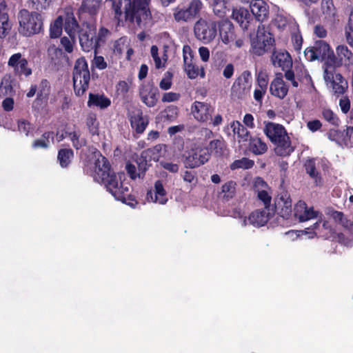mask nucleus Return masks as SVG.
<instances>
[{
	"mask_svg": "<svg viewBox=\"0 0 353 353\" xmlns=\"http://www.w3.org/2000/svg\"><path fill=\"white\" fill-rule=\"evenodd\" d=\"M125 14L126 19L134 22L139 27L144 26L151 21L149 8L150 0H125Z\"/></svg>",
	"mask_w": 353,
	"mask_h": 353,
	"instance_id": "obj_1",
	"label": "nucleus"
},
{
	"mask_svg": "<svg viewBox=\"0 0 353 353\" xmlns=\"http://www.w3.org/2000/svg\"><path fill=\"white\" fill-rule=\"evenodd\" d=\"M101 183L117 200L127 202L128 198L130 196V187L128 183L125 182L124 173L116 174L113 172Z\"/></svg>",
	"mask_w": 353,
	"mask_h": 353,
	"instance_id": "obj_2",
	"label": "nucleus"
},
{
	"mask_svg": "<svg viewBox=\"0 0 353 353\" xmlns=\"http://www.w3.org/2000/svg\"><path fill=\"white\" fill-rule=\"evenodd\" d=\"M72 74L74 93L77 96H81L88 90L90 79L88 63L84 58H79L76 61Z\"/></svg>",
	"mask_w": 353,
	"mask_h": 353,
	"instance_id": "obj_3",
	"label": "nucleus"
},
{
	"mask_svg": "<svg viewBox=\"0 0 353 353\" xmlns=\"http://www.w3.org/2000/svg\"><path fill=\"white\" fill-rule=\"evenodd\" d=\"M274 39L269 30L263 26H259L256 32L250 34V43L253 52L262 55L273 45Z\"/></svg>",
	"mask_w": 353,
	"mask_h": 353,
	"instance_id": "obj_4",
	"label": "nucleus"
},
{
	"mask_svg": "<svg viewBox=\"0 0 353 353\" xmlns=\"http://www.w3.org/2000/svg\"><path fill=\"white\" fill-rule=\"evenodd\" d=\"M19 32L26 35L30 36L39 32L42 28V19L41 14L37 12L30 13L28 10H21L19 13Z\"/></svg>",
	"mask_w": 353,
	"mask_h": 353,
	"instance_id": "obj_5",
	"label": "nucleus"
},
{
	"mask_svg": "<svg viewBox=\"0 0 353 353\" xmlns=\"http://www.w3.org/2000/svg\"><path fill=\"white\" fill-rule=\"evenodd\" d=\"M323 79L327 87L335 95L343 94L348 88L347 81L332 68H325Z\"/></svg>",
	"mask_w": 353,
	"mask_h": 353,
	"instance_id": "obj_6",
	"label": "nucleus"
},
{
	"mask_svg": "<svg viewBox=\"0 0 353 353\" xmlns=\"http://www.w3.org/2000/svg\"><path fill=\"white\" fill-rule=\"evenodd\" d=\"M203 8L200 0H192L186 6H178L174 9L173 17L177 22H189L194 20Z\"/></svg>",
	"mask_w": 353,
	"mask_h": 353,
	"instance_id": "obj_7",
	"label": "nucleus"
},
{
	"mask_svg": "<svg viewBox=\"0 0 353 353\" xmlns=\"http://www.w3.org/2000/svg\"><path fill=\"white\" fill-rule=\"evenodd\" d=\"M252 85V78L248 71H244L234 82L232 88V95L238 99H244L250 93Z\"/></svg>",
	"mask_w": 353,
	"mask_h": 353,
	"instance_id": "obj_8",
	"label": "nucleus"
},
{
	"mask_svg": "<svg viewBox=\"0 0 353 353\" xmlns=\"http://www.w3.org/2000/svg\"><path fill=\"white\" fill-rule=\"evenodd\" d=\"M210 154L207 148L197 147L190 150L185 157L184 165L185 168H194L203 165L207 162Z\"/></svg>",
	"mask_w": 353,
	"mask_h": 353,
	"instance_id": "obj_9",
	"label": "nucleus"
},
{
	"mask_svg": "<svg viewBox=\"0 0 353 353\" xmlns=\"http://www.w3.org/2000/svg\"><path fill=\"white\" fill-rule=\"evenodd\" d=\"M194 34L198 39L208 43L216 35V25L212 21L200 19L194 25Z\"/></svg>",
	"mask_w": 353,
	"mask_h": 353,
	"instance_id": "obj_10",
	"label": "nucleus"
},
{
	"mask_svg": "<svg viewBox=\"0 0 353 353\" xmlns=\"http://www.w3.org/2000/svg\"><path fill=\"white\" fill-rule=\"evenodd\" d=\"M97 28L92 24H86L79 34V43L85 52L96 50L97 39H96Z\"/></svg>",
	"mask_w": 353,
	"mask_h": 353,
	"instance_id": "obj_11",
	"label": "nucleus"
},
{
	"mask_svg": "<svg viewBox=\"0 0 353 353\" xmlns=\"http://www.w3.org/2000/svg\"><path fill=\"white\" fill-rule=\"evenodd\" d=\"M294 216L300 222H305L314 218H319V220L314 225L316 228L319 222L321 221V214L319 211L314 210L313 207H308L303 201H299L294 205Z\"/></svg>",
	"mask_w": 353,
	"mask_h": 353,
	"instance_id": "obj_12",
	"label": "nucleus"
},
{
	"mask_svg": "<svg viewBox=\"0 0 353 353\" xmlns=\"http://www.w3.org/2000/svg\"><path fill=\"white\" fill-rule=\"evenodd\" d=\"M8 66L13 69L15 74L29 77L32 74V69L28 66V62L19 52L12 54L8 62Z\"/></svg>",
	"mask_w": 353,
	"mask_h": 353,
	"instance_id": "obj_13",
	"label": "nucleus"
},
{
	"mask_svg": "<svg viewBox=\"0 0 353 353\" xmlns=\"http://www.w3.org/2000/svg\"><path fill=\"white\" fill-rule=\"evenodd\" d=\"M95 160L94 178L97 181L102 182L113 172L110 170V166L107 159L103 157L99 152L94 153Z\"/></svg>",
	"mask_w": 353,
	"mask_h": 353,
	"instance_id": "obj_14",
	"label": "nucleus"
},
{
	"mask_svg": "<svg viewBox=\"0 0 353 353\" xmlns=\"http://www.w3.org/2000/svg\"><path fill=\"white\" fill-rule=\"evenodd\" d=\"M269 81L268 72L261 69L259 71L256 77V86L254 91V98L258 102H261L267 91Z\"/></svg>",
	"mask_w": 353,
	"mask_h": 353,
	"instance_id": "obj_15",
	"label": "nucleus"
},
{
	"mask_svg": "<svg viewBox=\"0 0 353 353\" xmlns=\"http://www.w3.org/2000/svg\"><path fill=\"white\" fill-rule=\"evenodd\" d=\"M212 112L213 108L210 105L203 102L195 101L192 106V112L194 117L201 122L207 121Z\"/></svg>",
	"mask_w": 353,
	"mask_h": 353,
	"instance_id": "obj_16",
	"label": "nucleus"
},
{
	"mask_svg": "<svg viewBox=\"0 0 353 353\" xmlns=\"http://www.w3.org/2000/svg\"><path fill=\"white\" fill-rule=\"evenodd\" d=\"M263 131L272 143L288 135L285 128L281 125L274 123H268Z\"/></svg>",
	"mask_w": 353,
	"mask_h": 353,
	"instance_id": "obj_17",
	"label": "nucleus"
},
{
	"mask_svg": "<svg viewBox=\"0 0 353 353\" xmlns=\"http://www.w3.org/2000/svg\"><path fill=\"white\" fill-rule=\"evenodd\" d=\"M147 200L159 204H165L168 199L166 192L163 188L162 183L160 181H156L154 191H150L147 194Z\"/></svg>",
	"mask_w": 353,
	"mask_h": 353,
	"instance_id": "obj_18",
	"label": "nucleus"
},
{
	"mask_svg": "<svg viewBox=\"0 0 353 353\" xmlns=\"http://www.w3.org/2000/svg\"><path fill=\"white\" fill-rule=\"evenodd\" d=\"M272 64L283 70L289 69L292 65V60L288 52L276 51L271 57Z\"/></svg>",
	"mask_w": 353,
	"mask_h": 353,
	"instance_id": "obj_19",
	"label": "nucleus"
},
{
	"mask_svg": "<svg viewBox=\"0 0 353 353\" xmlns=\"http://www.w3.org/2000/svg\"><path fill=\"white\" fill-rule=\"evenodd\" d=\"M130 117L132 128H134L137 132L142 133L148 123L147 118L143 117L142 111L139 109H135L130 112Z\"/></svg>",
	"mask_w": 353,
	"mask_h": 353,
	"instance_id": "obj_20",
	"label": "nucleus"
},
{
	"mask_svg": "<svg viewBox=\"0 0 353 353\" xmlns=\"http://www.w3.org/2000/svg\"><path fill=\"white\" fill-rule=\"evenodd\" d=\"M268 221V216L266 211L265 210H256L252 212L248 218H244L242 221V225L245 226L248 225V221L250 224L254 227H261L264 225Z\"/></svg>",
	"mask_w": 353,
	"mask_h": 353,
	"instance_id": "obj_21",
	"label": "nucleus"
},
{
	"mask_svg": "<svg viewBox=\"0 0 353 353\" xmlns=\"http://www.w3.org/2000/svg\"><path fill=\"white\" fill-rule=\"evenodd\" d=\"M167 147L163 144H159L154 147L148 149L141 153V159L145 163L148 161L147 158L149 157V161L153 160L154 161H159L161 157H165L167 152Z\"/></svg>",
	"mask_w": 353,
	"mask_h": 353,
	"instance_id": "obj_22",
	"label": "nucleus"
},
{
	"mask_svg": "<svg viewBox=\"0 0 353 353\" xmlns=\"http://www.w3.org/2000/svg\"><path fill=\"white\" fill-rule=\"evenodd\" d=\"M141 101L148 107H154L158 101V91L150 86H143L139 91Z\"/></svg>",
	"mask_w": 353,
	"mask_h": 353,
	"instance_id": "obj_23",
	"label": "nucleus"
},
{
	"mask_svg": "<svg viewBox=\"0 0 353 353\" xmlns=\"http://www.w3.org/2000/svg\"><path fill=\"white\" fill-rule=\"evenodd\" d=\"M219 35L221 41L228 44L235 39L232 24L229 20H223L219 23Z\"/></svg>",
	"mask_w": 353,
	"mask_h": 353,
	"instance_id": "obj_24",
	"label": "nucleus"
},
{
	"mask_svg": "<svg viewBox=\"0 0 353 353\" xmlns=\"http://www.w3.org/2000/svg\"><path fill=\"white\" fill-rule=\"evenodd\" d=\"M250 7L252 13L259 21H263L267 18L269 9L268 6L263 0H252Z\"/></svg>",
	"mask_w": 353,
	"mask_h": 353,
	"instance_id": "obj_25",
	"label": "nucleus"
},
{
	"mask_svg": "<svg viewBox=\"0 0 353 353\" xmlns=\"http://www.w3.org/2000/svg\"><path fill=\"white\" fill-rule=\"evenodd\" d=\"M276 206L283 218H288L292 212V200L287 192H283L276 199Z\"/></svg>",
	"mask_w": 353,
	"mask_h": 353,
	"instance_id": "obj_26",
	"label": "nucleus"
},
{
	"mask_svg": "<svg viewBox=\"0 0 353 353\" xmlns=\"http://www.w3.org/2000/svg\"><path fill=\"white\" fill-rule=\"evenodd\" d=\"M61 16L63 17V21H65V32L69 36L76 34L78 23L74 16L73 9L71 7L66 8L64 10V14Z\"/></svg>",
	"mask_w": 353,
	"mask_h": 353,
	"instance_id": "obj_27",
	"label": "nucleus"
},
{
	"mask_svg": "<svg viewBox=\"0 0 353 353\" xmlns=\"http://www.w3.org/2000/svg\"><path fill=\"white\" fill-rule=\"evenodd\" d=\"M273 143L275 145L274 151L277 155L286 157L294 151V147L291 144L288 135L284 136V137L278 139Z\"/></svg>",
	"mask_w": 353,
	"mask_h": 353,
	"instance_id": "obj_28",
	"label": "nucleus"
},
{
	"mask_svg": "<svg viewBox=\"0 0 353 353\" xmlns=\"http://www.w3.org/2000/svg\"><path fill=\"white\" fill-rule=\"evenodd\" d=\"M270 91L272 95L283 99L288 94V88L281 77H276L270 83Z\"/></svg>",
	"mask_w": 353,
	"mask_h": 353,
	"instance_id": "obj_29",
	"label": "nucleus"
},
{
	"mask_svg": "<svg viewBox=\"0 0 353 353\" xmlns=\"http://www.w3.org/2000/svg\"><path fill=\"white\" fill-rule=\"evenodd\" d=\"M102 0H83L80 10L91 16L96 15L101 6Z\"/></svg>",
	"mask_w": 353,
	"mask_h": 353,
	"instance_id": "obj_30",
	"label": "nucleus"
},
{
	"mask_svg": "<svg viewBox=\"0 0 353 353\" xmlns=\"http://www.w3.org/2000/svg\"><path fill=\"white\" fill-rule=\"evenodd\" d=\"M250 17L248 10L243 8L234 9L232 14V18L243 28H247Z\"/></svg>",
	"mask_w": 353,
	"mask_h": 353,
	"instance_id": "obj_31",
	"label": "nucleus"
},
{
	"mask_svg": "<svg viewBox=\"0 0 353 353\" xmlns=\"http://www.w3.org/2000/svg\"><path fill=\"white\" fill-rule=\"evenodd\" d=\"M249 143V150L255 154H262L268 150V146L260 138L250 137Z\"/></svg>",
	"mask_w": 353,
	"mask_h": 353,
	"instance_id": "obj_32",
	"label": "nucleus"
},
{
	"mask_svg": "<svg viewBox=\"0 0 353 353\" xmlns=\"http://www.w3.org/2000/svg\"><path fill=\"white\" fill-rule=\"evenodd\" d=\"M234 134H236L239 141H247L250 138L249 131L238 121H233L230 125Z\"/></svg>",
	"mask_w": 353,
	"mask_h": 353,
	"instance_id": "obj_33",
	"label": "nucleus"
},
{
	"mask_svg": "<svg viewBox=\"0 0 353 353\" xmlns=\"http://www.w3.org/2000/svg\"><path fill=\"white\" fill-rule=\"evenodd\" d=\"M151 56L154 61L155 67L157 69L164 68L167 61V55L163 51L161 54L159 53L158 48L152 46L150 49Z\"/></svg>",
	"mask_w": 353,
	"mask_h": 353,
	"instance_id": "obj_34",
	"label": "nucleus"
},
{
	"mask_svg": "<svg viewBox=\"0 0 353 353\" xmlns=\"http://www.w3.org/2000/svg\"><path fill=\"white\" fill-rule=\"evenodd\" d=\"M88 105L105 108L110 105V101L103 95L90 94Z\"/></svg>",
	"mask_w": 353,
	"mask_h": 353,
	"instance_id": "obj_35",
	"label": "nucleus"
},
{
	"mask_svg": "<svg viewBox=\"0 0 353 353\" xmlns=\"http://www.w3.org/2000/svg\"><path fill=\"white\" fill-rule=\"evenodd\" d=\"M319 59H325L333 54L330 46L323 41H316L314 46Z\"/></svg>",
	"mask_w": 353,
	"mask_h": 353,
	"instance_id": "obj_36",
	"label": "nucleus"
},
{
	"mask_svg": "<svg viewBox=\"0 0 353 353\" xmlns=\"http://www.w3.org/2000/svg\"><path fill=\"white\" fill-rule=\"evenodd\" d=\"M321 10L325 17L331 19L336 14V9L332 0H322Z\"/></svg>",
	"mask_w": 353,
	"mask_h": 353,
	"instance_id": "obj_37",
	"label": "nucleus"
},
{
	"mask_svg": "<svg viewBox=\"0 0 353 353\" xmlns=\"http://www.w3.org/2000/svg\"><path fill=\"white\" fill-rule=\"evenodd\" d=\"M63 22V17L59 16L57 18L53 24L51 25L50 32L52 38H57L61 34Z\"/></svg>",
	"mask_w": 353,
	"mask_h": 353,
	"instance_id": "obj_38",
	"label": "nucleus"
},
{
	"mask_svg": "<svg viewBox=\"0 0 353 353\" xmlns=\"http://www.w3.org/2000/svg\"><path fill=\"white\" fill-rule=\"evenodd\" d=\"M236 192V183L230 181L222 185L221 194L223 198L231 199Z\"/></svg>",
	"mask_w": 353,
	"mask_h": 353,
	"instance_id": "obj_39",
	"label": "nucleus"
},
{
	"mask_svg": "<svg viewBox=\"0 0 353 353\" xmlns=\"http://www.w3.org/2000/svg\"><path fill=\"white\" fill-rule=\"evenodd\" d=\"M213 11L219 17H223L227 10L226 2L225 0H212Z\"/></svg>",
	"mask_w": 353,
	"mask_h": 353,
	"instance_id": "obj_40",
	"label": "nucleus"
},
{
	"mask_svg": "<svg viewBox=\"0 0 353 353\" xmlns=\"http://www.w3.org/2000/svg\"><path fill=\"white\" fill-rule=\"evenodd\" d=\"M345 38L347 43L353 47V8L350 10L348 23L345 27Z\"/></svg>",
	"mask_w": 353,
	"mask_h": 353,
	"instance_id": "obj_41",
	"label": "nucleus"
},
{
	"mask_svg": "<svg viewBox=\"0 0 353 353\" xmlns=\"http://www.w3.org/2000/svg\"><path fill=\"white\" fill-rule=\"evenodd\" d=\"M254 161L248 158L243 157L241 159L234 161L231 165L230 168L235 170L238 168L248 169L253 166Z\"/></svg>",
	"mask_w": 353,
	"mask_h": 353,
	"instance_id": "obj_42",
	"label": "nucleus"
},
{
	"mask_svg": "<svg viewBox=\"0 0 353 353\" xmlns=\"http://www.w3.org/2000/svg\"><path fill=\"white\" fill-rule=\"evenodd\" d=\"M72 154L71 150L63 149L59 152L58 159L61 167L65 168L69 164Z\"/></svg>",
	"mask_w": 353,
	"mask_h": 353,
	"instance_id": "obj_43",
	"label": "nucleus"
},
{
	"mask_svg": "<svg viewBox=\"0 0 353 353\" xmlns=\"http://www.w3.org/2000/svg\"><path fill=\"white\" fill-rule=\"evenodd\" d=\"M184 63H185V70L190 79H195L199 74V68L195 67L191 63H188L189 58L188 56H183ZM191 61V59H190Z\"/></svg>",
	"mask_w": 353,
	"mask_h": 353,
	"instance_id": "obj_44",
	"label": "nucleus"
},
{
	"mask_svg": "<svg viewBox=\"0 0 353 353\" xmlns=\"http://www.w3.org/2000/svg\"><path fill=\"white\" fill-rule=\"evenodd\" d=\"M225 148V143L222 139L211 141L209 144V150L214 152L216 154H222Z\"/></svg>",
	"mask_w": 353,
	"mask_h": 353,
	"instance_id": "obj_45",
	"label": "nucleus"
},
{
	"mask_svg": "<svg viewBox=\"0 0 353 353\" xmlns=\"http://www.w3.org/2000/svg\"><path fill=\"white\" fill-rule=\"evenodd\" d=\"M10 29V25L8 22V16L6 13H3L0 16V37H4Z\"/></svg>",
	"mask_w": 353,
	"mask_h": 353,
	"instance_id": "obj_46",
	"label": "nucleus"
},
{
	"mask_svg": "<svg viewBox=\"0 0 353 353\" xmlns=\"http://www.w3.org/2000/svg\"><path fill=\"white\" fill-rule=\"evenodd\" d=\"M86 124L90 132L92 135L99 134V123L97 122L95 116H89L87 119Z\"/></svg>",
	"mask_w": 353,
	"mask_h": 353,
	"instance_id": "obj_47",
	"label": "nucleus"
},
{
	"mask_svg": "<svg viewBox=\"0 0 353 353\" xmlns=\"http://www.w3.org/2000/svg\"><path fill=\"white\" fill-rule=\"evenodd\" d=\"M52 0H30L32 8L38 11L46 10L50 6Z\"/></svg>",
	"mask_w": 353,
	"mask_h": 353,
	"instance_id": "obj_48",
	"label": "nucleus"
},
{
	"mask_svg": "<svg viewBox=\"0 0 353 353\" xmlns=\"http://www.w3.org/2000/svg\"><path fill=\"white\" fill-rule=\"evenodd\" d=\"M305 166L307 173L309 174L311 177L315 179L316 183L317 184L318 181L320 182L321 179L318 177V173L316 172L314 161L312 159H309L305 162Z\"/></svg>",
	"mask_w": 353,
	"mask_h": 353,
	"instance_id": "obj_49",
	"label": "nucleus"
},
{
	"mask_svg": "<svg viewBox=\"0 0 353 353\" xmlns=\"http://www.w3.org/2000/svg\"><path fill=\"white\" fill-rule=\"evenodd\" d=\"M52 137V133L47 132L45 133L43 137L34 141L32 146L35 148H47L50 144L49 139Z\"/></svg>",
	"mask_w": 353,
	"mask_h": 353,
	"instance_id": "obj_50",
	"label": "nucleus"
},
{
	"mask_svg": "<svg viewBox=\"0 0 353 353\" xmlns=\"http://www.w3.org/2000/svg\"><path fill=\"white\" fill-rule=\"evenodd\" d=\"M323 117L332 125H337L339 120L337 116L330 110L325 108L322 111Z\"/></svg>",
	"mask_w": 353,
	"mask_h": 353,
	"instance_id": "obj_51",
	"label": "nucleus"
},
{
	"mask_svg": "<svg viewBox=\"0 0 353 353\" xmlns=\"http://www.w3.org/2000/svg\"><path fill=\"white\" fill-rule=\"evenodd\" d=\"M75 43V34L70 37H64L61 39V43L64 48L65 50L69 53L73 50V45Z\"/></svg>",
	"mask_w": 353,
	"mask_h": 353,
	"instance_id": "obj_52",
	"label": "nucleus"
},
{
	"mask_svg": "<svg viewBox=\"0 0 353 353\" xmlns=\"http://www.w3.org/2000/svg\"><path fill=\"white\" fill-rule=\"evenodd\" d=\"M172 73L168 71L159 83V87L163 90H169L172 86Z\"/></svg>",
	"mask_w": 353,
	"mask_h": 353,
	"instance_id": "obj_53",
	"label": "nucleus"
},
{
	"mask_svg": "<svg viewBox=\"0 0 353 353\" xmlns=\"http://www.w3.org/2000/svg\"><path fill=\"white\" fill-rule=\"evenodd\" d=\"M12 91L11 81L9 78H4L0 85V92L5 95H10Z\"/></svg>",
	"mask_w": 353,
	"mask_h": 353,
	"instance_id": "obj_54",
	"label": "nucleus"
},
{
	"mask_svg": "<svg viewBox=\"0 0 353 353\" xmlns=\"http://www.w3.org/2000/svg\"><path fill=\"white\" fill-rule=\"evenodd\" d=\"M68 136L72 141L74 147L76 148H81L85 144L84 139H79V134L77 132H70L68 133Z\"/></svg>",
	"mask_w": 353,
	"mask_h": 353,
	"instance_id": "obj_55",
	"label": "nucleus"
},
{
	"mask_svg": "<svg viewBox=\"0 0 353 353\" xmlns=\"http://www.w3.org/2000/svg\"><path fill=\"white\" fill-rule=\"evenodd\" d=\"M160 164L163 168L172 173H176L179 170V165L177 163L162 161L160 162Z\"/></svg>",
	"mask_w": 353,
	"mask_h": 353,
	"instance_id": "obj_56",
	"label": "nucleus"
},
{
	"mask_svg": "<svg viewBox=\"0 0 353 353\" xmlns=\"http://www.w3.org/2000/svg\"><path fill=\"white\" fill-rule=\"evenodd\" d=\"M180 99V94L176 92H165L162 97V101L164 103H170L176 101Z\"/></svg>",
	"mask_w": 353,
	"mask_h": 353,
	"instance_id": "obj_57",
	"label": "nucleus"
},
{
	"mask_svg": "<svg viewBox=\"0 0 353 353\" xmlns=\"http://www.w3.org/2000/svg\"><path fill=\"white\" fill-rule=\"evenodd\" d=\"M48 55L52 61L56 63L57 60L62 56V51L54 46H52L48 48Z\"/></svg>",
	"mask_w": 353,
	"mask_h": 353,
	"instance_id": "obj_58",
	"label": "nucleus"
},
{
	"mask_svg": "<svg viewBox=\"0 0 353 353\" xmlns=\"http://www.w3.org/2000/svg\"><path fill=\"white\" fill-rule=\"evenodd\" d=\"M339 107L341 112L347 114L350 110V100L347 96L343 97L339 100Z\"/></svg>",
	"mask_w": 353,
	"mask_h": 353,
	"instance_id": "obj_59",
	"label": "nucleus"
},
{
	"mask_svg": "<svg viewBox=\"0 0 353 353\" xmlns=\"http://www.w3.org/2000/svg\"><path fill=\"white\" fill-rule=\"evenodd\" d=\"M181 176L184 181L189 183L195 184L196 181L194 172L186 170L182 174Z\"/></svg>",
	"mask_w": 353,
	"mask_h": 353,
	"instance_id": "obj_60",
	"label": "nucleus"
},
{
	"mask_svg": "<svg viewBox=\"0 0 353 353\" xmlns=\"http://www.w3.org/2000/svg\"><path fill=\"white\" fill-rule=\"evenodd\" d=\"M92 64L99 70H103L107 68V63L105 61L104 58L101 56H97L96 54L93 59Z\"/></svg>",
	"mask_w": 353,
	"mask_h": 353,
	"instance_id": "obj_61",
	"label": "nucleus"
},
{
	"mask_svg": "<svg viewBox=\"0 0 353 353\" xmlns=\"http://www.w3.org/2000/svg\"><path fill=\"white\" fill-rule=\"evenodd\" d=\"M258 197L260 200H261L263 202L264 205H265V208L268 207L271 201V196L266 190H263L259 191Z\"/></svg>",
	"mask_w": 353,
	"mask_h": 353,
	"instance_id": "obj_62",
	"label": "nucleus"
},
{
	"mask_svg": "<svg viewBox=\"0 0 353 353\" xmlns=\"http://www.w3.org/2000/svg\"><path fill=\"white\" fill-rule=\"evenodd\" d=\"M304 55L305 59L309 61L319 59L314 47L305 49L304 51Z\"/></svg>",
	"mask_w": 353,
	"mask_h": 353,
	"instance_id": "obj_63",
	"label": "nucleus"
},
{
	"mask_svg": "<svg viewBox=\"0 0 353 353\" xmlns=\"http://www.w3.org/2000/svg\"><path fill=\"white\" fill-rule=\"evenodd\" d=\"M292 41L294 50L299 51L301 48L303 41L301 36L299 34H293L292 37Z\"/></svg>",
	"mask_w": 353,
	"mask_h": 353,
	"instance_id": "obj_64",
	"label": "nucleus"
}]
</instances>
